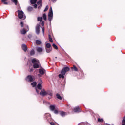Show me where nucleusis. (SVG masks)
<instances>
[{"label":"nucleus","instance_id":"1","mask_svg":"<svg viewBox=\"0 0 125 125\" xmlns=\"http://www.w3.org/2000/svg\"><path fill=\"white\" fill-rule=\"evenodd\" d=\"M35 89L37 93H38V94H40L41 95V96H45L46 95H47V93L44 89H42V84H41V83L37 85V86L35 88Z\"/></svg>","mask_w":125,"mask_h":125},{"label":"nucleus","instance_id":"2","mask_svg":"<svg viewBox=\"0 0 125 125\" xmlns=\"http://www.w3.org/2000/svg\"><path fill=\"white\" fill-rule=\"evenodd\" d=\"M70 71V68L68 67H65L61 71V74L59 75L60 79H64V76L66 75V73Z\"/></svg>","mask_w":125,"mask_h":125},{"label":"nucleus","instance_id":"3","mask_svg":"<svg viewBox=\"0 0 125 125\" xmlns=\"http://www.w3.org/2000/svg\"><path fill=\"white\" fill-rule=\"evenodd\" d=\"M32 63H33V68L34 69H38L40 68V62L37 59H33L32 60Z\"/></svg>","mask_w":125,"mask_h":125},{"label":"nucleus","instance_id":"4","mask_svg":"<svg viewBox=\"0 0 125 125\" xmlns=\"http://www.w3.org/2000/svg\"><path fill=\"white\" fill-rule=\"evenodd\" d=\"M18 15L19 19H22V20H24V19H26V16H25V14H24L23 11H20L18 10Z\"/></svg>","mask_w":125,"mask_h":125},{"label":"nucleus","instance_id":"5","mask_svg":"<svg viewBox=\"0 0 125 125\" xmlns=\"http://www.w3.org/2000/svg\"><path fill=\"white\" fill-rule=\"evenodd\" d=\"M48 17L49 22H51V20H52L53 18V12L52 11V7H50Z\"/></svg>","mask_w":125,"mask_h":125},{"label":"nucleus","instance_id":"6","mask_svg":"<svg viewBox=\"0 0 125 125\" xmlns=\"http://www.w3.org/2000/svg\"><path fill=\"white\" fill-rule=\"evenodd\" d=\"M35 77L32 75H28L26 79V81L27 82H30L31 83L32 82H34L35 81Z\"/></svg>","mask_w":125,"mask_h":125},{"label":"nucleus","instance_id":"7","mask_svg":"<svg viewBox=\"0 0 125 125\" xmlns=\"http://www.w3.org/2000/svg\"><path fill=\"white\" fill-rule=\"evenodd\" d=\"M26 28H27V29L26 30H25L24 29L21 30V34H22V35H25V34H26V33H27V32H28V31H29V26H27Z\"/></svg>","mask_w":125,"mask_h":125},{"label":"nucleus","instance_id":"8","mask_svg":"<svg viewBox=\"0 0 125 125\" xmlns=\"http://www.w3.org/2000/svg\"><path fill=\"white\" fill-rule=\"evenodd\" d=\"M40 24H37L36 26V33L37 35H39L40 34Z\"/></svg>","mask_w":125,"mask_h":125},{"label":"nucleus","instance_id":"9","mask_svg":"<svg viewBox=\"0 0 125 125\" xmlns=\"http://www.w3.org/2000/svg\"><path fill=\"white\" fill-rule=\"evenodd\" d=\"M45 117H46V119L48 122H50L51 121V117H50V114L49 113H47L45 115Z\"/></svg>","mask_w":125,"mask_h":125},{"label":"nucleus","instance_id":"10","mask_svg":"<svg viewBox=\"0 0 125 125\" xmlns=\"http://www.w3.org/2000/svg\"><path fill=\"white\" fill-rule=\"evenodd\" d=\"M74 112H75V113H80L81 112V108L79 107H75L74 109Z\"/></svg>","mask_w":125,"mask_h":125},{"label":"nucleus","instance_id":"11","mask_svg":"<svg viewBox=\"0 0 125 125\" xmlns=\"http://www.w3.org/2000/svg\"><path fill=\"white\" fill-rule=\"evenodd\" d=\"M36 50L37 51H38V52H42V50H43V48H42V47H37L36 48Z\"/></svg>","mask_w":125,"mask_h":125},{"label":"nucleus","instance_id":"12","mask_svg":"<svg viewBox=\"0 0 125 125\" xmlns=\"http://www.w3.org/2000/svg\"><path fill=\"white\" fill-rule=\"evenodd\" d=\"M22 49L23 50H24V51L25 52H26L28 49V48L27 47V45H25V44H23L22 45Z\"/></svg>","mask_w":125,"mask_h":125},{"label":"nucleus","instance_id":"13","mask_svg":"<svg viewBox=\"0 0 125 125\" xmlns=\"http://www.w3.org/2000/svg\"><path fill=\"white\" fill-rule=\"evenodd\" d=\"M39 72L40 74H41V75L44 74V69H43V68L40 69L39 70Z\"/></svg>","mask_w":125,"mask_h":125},{"label":"nucleus","instance_id":"14","mask_svg":"<svg viewBox=\"0 0 125 125\" xmlns=\"http://www.w3.org/2000/svg\"><path fill=\"white\" fill-rule=\"evenodd\" d=\"M45 49L47 53H50V52L52 51V48H46Z\"/></svg>","mask_w":125,"mask_h":125},{"label":"nucleus","instance_id":"15","mask_svg":"<svg viewBox=\"0 0 125 125\" xmlns=\"http://www.w3.org/2000/svg\"><path fill=\"white\" fill-rule=\"evenodd\" d=\"M38 5H40V7L42 6V0H38V1L37 2Z\"/></svg>","mask_w":125,"mask_h":125},{"label":"nucleus","instance_id":"16","mask_svg":"<svg viewBox=\"0 0 125 125\" xmlns=\"http://www.w3.org/2000/svg\"><path fill=\"white\" fill-rule=\"evenodd\" d=\"M60 115L62 116V117H65L66 115H67V113L64 111H61L60 113Z\"/></svg>","mask_w":125,"mask_h":125},{"label":"nucleus","instance_id":"17","mask_svg":"<svg viewBox=\"0 0 125 125\" xmlns=\"http://www.w3.org/2000/svg\"><path fill=\"white\" fill-rule=\"evenodd\" d=\"M51 45L49 43H47V42H46V48H51Z\"/></svg>","mask_w":125,"mask_h":125},{"label":"nucleus","instance_id":"18","mask_svg":"<svg viewBox=\"0 0 125 125\" xmlns=\"http://www.w3.org/2000/svg\"><path fill=\"white\" fill-rule=\"evenodd\" d=\"M50 110H51V111H54V110H55V106L50 105Z\"/></svg>","mask_w":125,"mask_h":125},{"label":"nucleus","instance_id":"19","mask_svg":"<svg viewBox=\"0 0 125 125\" xmlns=\"http://www.w3.org/2000/svg\"><path fill=\"white\" fill-rule=\"evenodd\" d=\"M8 0H1V1L3 4H5L6 5H7L8 4V2H6Z\"/></svg>","mask_w":125,"mask_h":125},{"label":"nucleus","instance_id":"20","mask_svg":"<svg viewBox=\"0 0 125 125\" xmlns=\"http://www.w3.org/2000/svg\"><path fill=\"white\" fill-rule=\"evenodd\" d=\"M56 97L58 98V99H60V100H62V97L60 96L59 94H56Z\"/></svg>","mask_w":125,"mask_h":125},{"label":"nucleus","instance_id":"21","mask_svg":"<svg viewBox=\"0 0 125 125\" xmlns=\"http://www.w3.org/2000/svg\"><path fill=\"white\" fill-rule=\"evenodd\" d=\"M30 2L31 4H36L37 0H30Z\"/></svg>","mask_w":125,"mask_h":125},{"label":"nucleus","instance_id":"22","mask_svg":"<svg viewBox=\"0 0 125 125\" xmlns=\"http://www.w3.org/2000/svg\"><path fill=\"white\" fill-rule=\"evenodd\" d=\"M47 95H49V96H52V93L50 91H48L46 92Z\"/></svg>","mask_w":125,"mask_h":125},{"label":"nucleus","instance_id":"23","mask_svg":"<svg viewBox=\"0 0 125 125\" xmlns=\"http://www.w3.org/2000/svg\"><path fill=\"white\" fill-rule=\"evenodd\" d=\"M43 20H45V21H46L47 20L46 14L44 13L43 14Z\"/></svg>","mask_w":125,"mask_h":125},{"label":"nucleus","instance_id":"24","mask_svg":"<svg viewBox=\"0 0 125 125\" xmlns=\"http://www.w3.org/2000/svg\"><path fill=\"white\" fill-rule=\"evenodd\" d=\"M36 44H41L42 43V42L39 40H37L36 41Z\"/></svg>","mask_w":125,"mask_h":125},{"label":"nucleus","instance_id":"25","mask_svg":"<svg viewBox=\"0 0 125 125\" xmlns=\"http://www.w3.org/2000/svg\"><path fill=\"white\" fill-rule=\"evenodd\" d=\"M31 85H32L33 87H34V86H36L37 85V82H34L33 83H32Z\"/></svg>","mask_w":125,"mask_h":125},{"label":"nucleus","instance_id":"26","mask_svg":"<svg viewBox=\"0 0 125 125\" xmlns=\"http://www.w3.org/2000/svg\"><path fill=\"white\" fill-rule=\"evenodd\" d=\"M48 37L49 42H53V40H52V38H51V36H50V35H49Z\"/></svg>","mask_w":125,"mask_h":125},{"label":"nucleus","instance_id":"27","mask_svg":"<svg viewBox=\"0 0 125 125\" xmlns=\"http://www.w3.org/2000/svg\"><path fill=\"white\" fill-rule=\"evenodd\" d=\"M38 21H40V22H42V17H38L37 18Z\"/></svg>","mask_w":125,"mask_h":125},{"label":"nucleus","instance_id":"28","mask_svg":"<svg viewBox=\"0 0 125 125\" xmlns=\"http://www.w3.org/2000/svg\"><path fill=\"white\" fill-rule=\"evenodd\" d=\"M122 125H125V117L123 119Z\"/></svg>","mask_w":125,"mask_h":125},{"label":"nucleus","instance_id":"29","mask_svg":"<svg viewBox=\"0 0 125 125\" xmlns=\"http://www.w3.org/2000/svg\"><path fill=\"white\" fill-rule=\"evenodd\" d=\"M53 47H54V48H55V49H58V47H57V46L56 45H55V44H53Z\"/></svg>","mask_w":125,"mask_h":125},{"label":"nucleus","instance_id":"30","mask_svg":"<svg viewBox=\"0 0 125 125\" xmlns=\"http://www.w3.org/2000/svg\"><path fill=\"white\" fill-rule=\"evenodd\" d=\"M35 54V51L34 50H32L30 51V55H34Z\"/></svg>","mask_w":125,"mask_h":125},{"label":"nucleus","instance_id":"31","mask_svg":"<svg viewBox=\"0 0 125 125\" xmlns=\"http://www.w3.org/2000/svg\"><path fill=\"white\" fill-rule=\"evenodd\" d=\"M73 69L74 70V71H78V68L75 65L73 66Z\"/></svg>","mask_w":125,"mask_h":125},{"label":"nucleus","instance_id":"32","mask_svg":"<svg viewBox=\"0 0 125 125\" xmlns=\"http://www.w3.org/2000/svg\"><path fill=\"white\" fill-rule=\"evenodd\" d=\"M28 11H32V10H33V7H28Z\"/></svg>","mask_w":125,"mask_h":125},{"label":"nucleus","instance_id":"33","mask_svg":"<svg viewBox=\"0 0 125 125\" xmlns=\"http://www.w3.org/2000/svg\"><path fill=\"white\" fill-rule=\"evenodd\" d=\"M48 8H49L48 5H47L45 9L44 10V12L47 11V10H48Z\"/></svg>","mask_w":125,"mask_h":125},{"label":"nucleus","instance_id":"34","mask_svg":"<svg viewBox=\"0 0 125 125\" xmlns=\"http://www.w3.org/2000/svg\"><path fill=\"white\" fill-rule=\"evenodd\" d=\"M13 2H14L15 5H17V0H13Z\"/></svg>","mask_w":125,"mask_h":125},{"label":"nucleus","instance_id":"35","mask_svg":"<svg viewBox=\"0 0 125 125\" xmlns=\"http://www.w3.org/2000/svg\"><path fill=\"white\" fill-rule=\"evenodd\" d=\"M42 32L43 35H44V27L42 28Z\"/></svg>","mask_w":125,"mask_h":125},{"label":"nucleus","instance_id":"36","mask_svg":"<svg viewBox=\"0 0 125 125\" xmlns=\"http://www.w3.org/2000/svg\"><path fill=\"white\" fill-rule=\"evenodd\" d=\"M20 24H21V27H24V23L23 22L21 21L20 22Z\"/></svg>","mask_w":125,"mask_h":125},{"label":"nucleus","instance_id":"37","mask_svg":"<svg viewBox=\"0 0 125 125\" xmlns=\"http://www.w3.org/2000/svg\"><path fill=\"white\" fill-rule=\"evenodd\" d=\"M50 125H56V123H54V122H50Z\"/></svg>","mask_w":125,"mask_h":125},{"label":"nucleus","instance_id":"38","mask_svg":"<svg viewBox=\"0 0 125 125\" xmlns=\"http://www.w3.org/2000/svg\"><path fill=\"white\" fill-rule=\"evenodd\" d=\"M54 114H58V110H55L54 111Z\"/></svg>","mask_w":125,"mask_h":125},{"label":"nucleus","instance_id":"39","mask_svg":"<svg viewBox=\"0 0 125 125\" xmlns=\"http://www.w3.org/2000/svg\"><path fill=\"white\" fill-rule=\"evenodd\" d=\"M98 121L99 122H103V119L99 118V119H98Z\"/></svg>","mask_w":125,"mask_h":125},{"label":"nucleus","instance_id":"40","mask_svg":"<svg viewBox=\"0 0 125 125\" xmlns=\"http://www.w3.org/2000/svg\"><path fill=\"white\" fill-rule=\"evenodd\" d=\"M34 8H37V7H38V5H37L36 4H35L34 5Z\"/></svg>","mask_w":125,"mask_h":125},{"label":"nucleus","instance_id":"41","mask_svg":"<svg viewBox=\"0 0 125 125\" xmlns=\"http://www.w3.org/2000/svg\"><path fill=\"white\" fill-rule=\"evenodd\" d=\"M41 25H42V26H44V21H42V22L41 23Z\"/></svg>","mask_w":125,"mask_h":125},{"label":"nucleus","instance_id":"42","mask_svg":"<svg viewBox=\"0 0 125 125\" xmlns=\"http://www.w3.org/2000/svg\"><path fill=\"white\" fill-rule=\"evenodd\" d=\"M52 1H53V2H56V1H57V0H52Z\"/></svg>","mask_w":125,"mask_h":125},{"label":"nucleus","instance_id":"43","mask_svg":"<svg viewBox=\"0 0 125 125\" xmlns=\"http://www.w3.org/2000/svg\"><path fill=\"white\" fill-rule=\"evenodd\" d=\"M30 72H33V69H31L30 70Z\"/></svg>","mask_w":125,"mask_h":125},{"label":"nucleus","instance_id":"44","mask_svg":"<svg viewBox=\"0 0 125 125\" xmlns=\"http://www.w3.org/2000/svg\"><path fill=\"white\" fill-rule=\"evenodd\" d=\"M43 103H45L46 102H45V101H43Z\"/></svg>","mask_w":125,"mask_h":125},{"label":"nucleus","instance_id":"45","mask_svg":"<svg viewBox=\"0 0 125 125\" xmlns=\"http://www.w3.org/2000/svg\"><path fill=\"white\" fill-rule=\"evenodd\" d=\"M55 58H57V57H56Z\"/></svg>","mask_w":125,"mask_h":125},{"label":"nucleus","instance_id":"46","mask_svg":"<svg viewBox=\"0 0 125 125\" xmlns=\"http://www.w3.org/2000/svg\"><path fill=\"white\" fill-rule=\"evenodd\" d=\"M49 99H50V98L48 97Z\"/></svg>","mask_w":125,"mask_h":125},{"label":"nucleus","instance_id":"47","mask_svg":"<svg viewBox=\"0 0 125 125\" xmlns=\"http://www.w3.org/2000/svg\"><path fill=\"white\" fill-rule=\"evenodd\" d=\"M49 99H50V98L48 97Z\"/></svg>","mask_w":125,"mask_h":125}]
</instances>
